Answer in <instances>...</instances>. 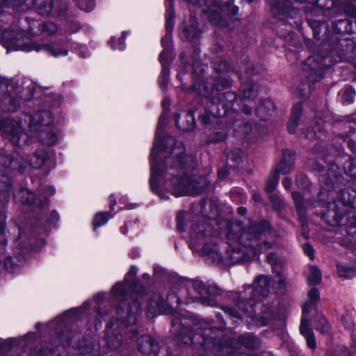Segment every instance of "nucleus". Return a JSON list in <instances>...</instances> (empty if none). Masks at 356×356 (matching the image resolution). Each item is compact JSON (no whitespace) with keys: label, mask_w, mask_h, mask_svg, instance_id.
Segmentation results:
<instances>
[{"label":"nucleus","mask_w":356,"mask_h":356,"mask_svg":"<svg viewBox=\"0 0 356 356\" xmlns=\"http://www.w3.org/2000/svg\"><path fill=\"white\" fill-rule=\"evenodd\" d=\"M224 310L225 313L229 314L230 316L234 317L238 319L241 318V314L233 308L225 307Z\"/></svg>","instance_id":"8fccbe9b"},{"label":"nucleus","mask_w":356,"mask_h":356,"mask_svg":"<svg viewBox=\"0 0 356 356\" xmlns=\"http://www.w3.org/2000/svg\"><path fill=\"white\" fill-rule=\"evenodd\" d=\"M111 216L108 213L100 212L97 213L93 219V229L95 230L97 227H101L106 223Z\"/></svg>","instance_id":"7c9ffc66"},{"label":"nucleus","mask_w":356,"mask_h":356,"mask_svg":"<svg viewBox=\"0 0 356 356\" xmlns=\"http://www.w3.org/2000/svg\"><path fill=\"white\" fill-rule=\"evenodd\" d=\"M194 90H196L197 93L203 97H205L207 99H211L213 104H216L218 102H222V97H227V98L233 97V100L235 99V96L234 94L230 92H226L223 94H220L219 98L217 101L213 99V93L215 92L214 88L213 87H209L204 81L200 80L197 83H196L193 86ZM232 101V99H231Z\"/></svg>","instance_id":"ddd939ff"},{"label":"nucleus","mask_w":356,"mask_h":356,"mask_svg":"<svg viewBox=\"0 0 356 356\" xmlns=\"http://www.w3.org/2000/svg\"><path fill=\"white\" fill-rule=\"evenodd\" d=\"M269 228L268 222L250 225L243 228L239 223L227 225L226 237L228 248L225 254L219 252L216 244L205 243L202 247L204 254L211 256L214 261L234 264L257 257L261 252L273 248L270 243L259 242L261 236Z\"/></svg>","instance_id":"f03ea898"},{"label":"nucleus","mask_w":356,"mask_h":356,"mask_svg":"<svg viewBox=\"0 0 356 356\" xmlns=\"http://www.w3.org/2000/svg\"><path fill=\"white\" fill-rule=\"evenodd\" d=\"M216 117V115L214 113H209L206 112L205 113L202 114L200 116V120L203 124H209L212 120H213Z\"/></svg>","instance_id":"37998d69"},{"label":"nucleus","mask_w":356,"mask_h":356,"mask_svg":"<svg viewBox=\"0 0 356 356\" xmlns=\"http://www.w3.org/2000/svg\"><path fill=\"white\" fill-rule=\"evenodd\" d=\"M303 250L305 253L308 255L311 259H313L314 257V249L313 247L308 243H306L303 245Z\"/></svg>","instance_id":"3c124183"},{"label":"nucleus","mask_w":356,"mask_h":356,"mask_svg":"<svg viewBox=\"0 0 356 356\" xmlns=\"http://www.w3.org/2000/svg\"><path fill=\"white\" fill-rule=\"evenodd\" d=\"M309 298L310 299V303L316 304L320 298V293L317 289L312 288L308 293Z\"/></svg>","instance_id":"c03bdc74"},{"label":"nucleus","mask_w":356,"mask_h":356,"mask_svg":"<svg viewBox=\"0 0 356 356\" xmlns=\"http://www.w3.org/2000/svg\"><path fill=\"white\" fill-rule=\"evenodd\" d=\"M11 188V183L9 177L6 175H1L0 191H8Z\"/></svg>","instance_id":"58836bf2"},{"label":"nucleus","mask_w":356,"mask_h":356,"mask_svg":"<svg viewBox=\"0 0 356 356\" xmlns=\"http://www.w3.org/2000/svg\"><path fill=\"white\" fill-rule=\"evenodd\" d=\"M170 310L168 303L159 294H154L149 298L147 306V315L149 317L166 314Z\"/></svg>","instance_id":"1a4fd4ad"},{"label":"nucleus","mask_w":356,"mask_h":356,"mask_svg":"<svg viewBox=\"0 0 356 356\" xmlns=\"http://www.w3.org/2000/svg\"><path fill=\"white\" fill-rule=\"evenodd\" d=\"M19 264H15L13 259L10 257H7L4 260L5 269L9 273H16L19 270Z\"/></svg>","instance_id":"e433bc0d"},{"label":"nucleus","mask_w":356,"mask_h":356,"mask_svg":"<svg viewBox=\"0 0 356 356\" xmlns=\"http://www.w3.org/2000/svg\"><path fill=\"white\" fill-rule=\"evenodd\" d=\"M79 55L83 58H86L89 56L88 51L86 47H81Z\"/></svg>","instance_id":"680f3d73"},{"label":"nucleus","mask_w":356,"mask_h":356,"mask_svg":"<svg viewBox=\"0 0 356 356\" xmlns=\"http://www.w3.org/2000/svg\"><path fill=\"white\" fill-rule=\"evenodd\" d=\"M231 85V82L227 80V79H221L220 80H218V87H222V88H227L229 86H230Z\"/></svg>","instance_id":"6e6d98bb"},{"label":"nucleus","mask_w":356,"mask_h":356,"mask_svg":"<svg viewBox=\"0 0 356 356\" xmlns=\"http://www.w3.org/2000/svg\"><path fill=\"white\" fill-rule=\"evenodd\" d=\"M270 200L275 209L280 210L284 206V201L282 200V198H280L279 196L276 195H271Z\"/></svg>","instance_id":"a19ab883"},{"label":"nucleus","mask_w":356,"mask_h":356,"mask_svg":"<svg viewBox=\"0 0 356 356\" xmlns=\"http://www.w3.org/2000/svg\"><path fill=\"white\" fill-rule=\"evenodd\" d=\"M22 34H15L13 31L6 30L3 33V38L8 41L10 45L16 47L17 49L26 51H44L49 55L58 57L60 56H66L67 50L61 49L57 44L39 45L33 42H24L21 40Z\"/></svg>","instance_id":"20e7f679"},{"label":"nucleus","mask_w":356,"mask_h":356,"mask_svg":"<svg viewBox=\"0 0 356 356\" xmlns=\"http://www.w3.org/2000/svg\"><path fill=\"white\" fill-rule=\"evenodd\" d=\"M302 105L297 104L292 109L291 115L288 122V130L290 133H294L296 131L297 127L299 123V120L302 113Z\"/></svg>","instance_id":"aec40b11"},{"label":"nucleus","mask_w":356,"mask_h":356,"mask_svg":"<svg viewBox=\"0 0 356 356\" xmlns=\"http://www.w3.org/2000/svg\"><path fill=\"white\" fill-rule=\"evenodd\" d=\"M271 10L276 18L279 20L286 22L288 17H296L298 10L291 6L290 0H268Z\"/></svg>","instance_id":"0eeeda50"},{"label":"nucleus","mask_w":356,"mask_h":356,"mask_svg":"<svg viewBox=\"0 0 356 356\" xmlns=\"http://www.w3.org/2000/svg\"><path fill=\"white\" fill-rule=\"evenodd\" d=\"M239 340L243 345L250 348H256L259 345L258 339L249 334L241 336Z\"/></svg>","instance_id":"a878e982"},{"label":"nucleus","mask_w":356,"mask_h":356,"mask_svg":"<svg viewBox=\"0 0 356 356\" xmlns=\"http://www.w3.org/2000/svg\"><path fill=\"white\" fill-rule=\"evenodd\" d=\"M282 185L286 190H289L292 186L291 179L289 177H285L282 181Z\"/></svg>","instance_id":"13d9d810"},{"label":"nucleus","mask_w":356,"mask_h":356,"mask_svg":"<svg viewBox=\"0 0 356 356\" xmlns=\"http://www.w3.org/2000/svg\"><path fill=\"white\" fill-rule=\"evenodd\" d=\"M174 18V13H169V17L167 19L165 23L166 30L169 32H170L172 29Z\"/></svg>","instance_id":"603ef678"},{"label":"nucleus","mask_w":356,"mask_h":356,"mask_svg":"<svg viewBox=\"0 0 356 356\" xmlns=\"http://www.w3.org/2000/svg\"><path fill=\"white\" fill-rule=\"evenodd\" d=\"M321 273L320 270L316 266H311L309 268V275H308L307 280L310 285H316L321 280Z\"/></svg>","instance_id":"bb28decb"},{"label":"nucleus","mask_w":356,"mask_h":356,"mask_svg":"<svg viewBox=\"0 0 356 356\" xmlns=\"http://www.w3.org/2000/svg\"><path fill=\"white\" fill-rule=\"evenodd\" d=\"M211 232V226L207 223L193 225L190 230L189 245L191 248H197L204 240V237Z\"/></svg>","instance_id":"9d476101"},{"label":"nucleus","mask_w":356,"mask_h":356,"mask_svg":"<svg viewBox=\"0 0 356 356\" xmlns=\"http://www.w3.org/2000/svg\"><path fill=\"white\" fill-rule=\"evenodd\" d=\"M53 5L51 0L38 7V12L43 15H49L52 10Z\"/></svg>","instance_id":"ea45409f"},{"label":"nucleus","mask_w":356,"mask_h":356,"mask_svg":"<svg viewBox=\"0 0 356 356\" xmlns=\"http://www.w3.org/2000/svg\"><path fill=\"white\" fill-rule=\"evenodd\" d=\"M193 289L200 295L195 297V300H200L203 305L207 306L216 305V300L210 296L220 295L221 290L219 288L216 286H206L202 282H195Z\"/></svg>","instance_id":"6e6552de"},{"label":"nucleus","mask_w":356,"mask_h":356,"mask_svg":"<svg viewBox=\"0 0 356 356\" xmlns=\"http://www.w3.org/2000/svg\"><path fill=\"white\" fill-rule=\"evenodd\" d=\"M179 118H180L179 114H176L175 115V120L176 125L180 129H181L183 131H191V130L193 129V128L195 127V122L194 115L193 113L188 112L187 113H186L185 118L186 120V124L181 123L179 122Z\"/></svg>","instance_id":"5701e85b"},{"label":"nucleus","mask_w":356,"mask_h":356,"mask_svg":"<svg viewBox=\"0 0 356 356\" xmlns=\"http://www.w3.org/2000/svg\"><path fill=\"white\" fill-rule=\"evenodd\" d=\"M79 6L86 12H90L95 8V2L93 0H86V2L81 1L79 3Z\"/></svg>","instance_id":"79ce46f5"},{"label":"nucleus","mask_w":356,"mask_h":356,"mask_svg":"<svg viewBox=\"0 0 356 356\" xmlns=\"http://www.w3.org/2000/svg\"><path fill=\"white\" fill-rule=\"evenodd\" d=\"M316 329L317 330H318L323 334H327L330 332V325L323 314H317L316 317Z\"/></svg>","instance_id":"393cba45"},{"label":"nucleus","mask_w":356,"mask_h":356,"mask_svg":"<svg viewBox=\"0 0 356 356\" xmlns=\"http://www.w3.org/2000/svg\"><path fill=\"white\" fill-rule=\"evenodd\" d=\"M258 92V86L256 83L248 82L241 87V95L244 100L252 101L256 99Z\"/></svg>","instance_id":"412c9836"},{"label":"nucleus","mask_w":356,"mask_h":356,"mask_svg":"<svg viewBox=\"0 0 356 356\" xmlns=\"http://www.w3.org/2000/svg\"><path fill=\"white\" fill-rule=\"evenodd\" d=\"M44 29L46 32L54 33L57 31V26L54 23L49 22L44 26Z\"/></svg>","instance_id":"09e8293b"},{"label":"nucleus","mask_w":356,"mask_h":356,"mask_svg":"<svg viewBox=\"0 0 356 356\" xmlns=\"http://www.w3.org/2000/svg\"><path fill=\"white\" fill-rule=\"evenodd\" d=\"M185 152L181 142L171 136L162 139L156 133L152 151L149 181L152 191L158 192L163 184L176 196L195 195L207 186L205 177L191 174L197 162L193 155Z\"/></svg>","instance_id":"f257e3e1"},{"label":"nucleus","mask_w":356,"mask_h":356,"mask_svg":"<svg viewBox=\"0 0 356 356\" xmlns=\"http://www.w3.org/2000/svg\"><path fill=\"white\" fill-rule=\"evenodd\" d=\"M8 125L5 127V131L10 135V139L15 145H21L27 142L28 136L22 131L20 123L13 120H7Z\"/></svg>","instance_id":"9b49d317"},{"label":"nucleus","mask_w":356,"mask_h":356,"mask_svg":"<svg viewBox=\"0 0 356 356\" xmlns=\"http://www.w3.org/2000/svg\"><path fill=\"white\" fill-rule=\"evenodd\" d=\"M215 70L221 73H224L230 71L231 67L228 65L227 62L222 61L220 63H219L218 66H215Z\"/></svg>","instance_id":"de8ad7c7"},{"label":"nucleus","mask_w":356,"mask_h":356,"mask_svg":"<svg viewBox=\"0 0 356 356\" xmlns=\"http://www.w3.org/2000/svg\"><path fill=\"white\" fill-rule=\"evenodd\" d=\"M42 133L40 134V140L41 141L47 145H53L57 141V135L50 131H44V130L42 129Z\"/></svg>","instance_id":"c85d7f7f"},{"label":"nucleus","mask_w":356,"mask_h":356,"mask_svg":"<svg viewBox=\"0 0 356 356\" xmlns=\"http://www.w3.org/2000/svg\"><path fill=\"white\" fill-rule=\"evenodd\" d=\"M337 271L339 277H343L344 279H347L354 276L355 269L346 267L342 265H338Z\"/></svg>","instance_id":"f704fd0d"},{"label":"nucleus","mask_w":356,"mask_h":356,"mask_svg":"<svg viewBox=\"0 0 356 356\" xmlns=\"http://www.w3.org/2000/svg\"><path fill=\"white\" fill-rule=\"evenodd\" d=\"M271 280L267 276L260 275L254 280L252 286H245L243 291L238 293L236 298V305L244 312L251 314L254 312L257 301L254 300L259 295L267 296L271 286Z\"/></svg>","instance_id":"7ed1b4c3"},{"label":"nucleus","mask_w":356,"mask_h":356,"mask_svg":"<svg viewBox=\"0 0 356 356\" xmlns=\"http://www.w3.org/2000/svg\"><path fill=\"white\" fill-rule=\"evenodd\" d=\"M244 70H245V72L250 75V74H254V69L252 67V64L250 63V62H246L244 65Z\"/></svg>","instance_id":"5fc2aeb1"},{"label":"nucleus","mask_w":356,"mask_h":356,"mask_svg":"<svg viewBox=\"0 0 356 356\" xmlns=\"http://www.w3.org/2000/svg\"><path fill=\"white\" fill-rule=\"evenodd\" d=\"M17 197L20 199L24 204H32L35 202V195L28 189H22L17 194Z\"/></svg>","instance_id":"c756f323"},{"label":"nucleus","mask_w":356,"mask_h":356,"mask_svg":"<svg viewBox=\"0 0 356 356\" xmlns=\"http://www.w3.org/2000/svg\"><path fill=\"white\" fill-rule=\"evenodd\" d=\"M346 195H348V191L347 190L341 191V200H343L344 204H350L351 202V200L349 197L346 198Z\"/></svg>","instance_id":"4d7b16f0"},{"label":"nucleus","mask_w":356,"mask_h":356,"mask_svg":"<svg viewBox=\"0 0 356 356\" xmlns=\"http://www.w3.org/2000/svg\"><path fill=\"white\" fill-rule=\"evenodd\" d=\"M48 159L49 155L46 151L44 149H38L35 152L30 162L24 160L20 161L19 170L23 172L28 165H31L34 168H40L45 165Z\"/></svg>","instance_id":"2eb2a0df"},{"label":"nucleus","mask_w":356,"mask_h":356,"mask_svg":"<svg viewBox=\"0 0 356 356\" xmlns=\"http://www.w3.org/2000/svg\"><path fill=\"white\" fill-rule=\"evenodd\" d=\"M132 274L129 273L122 283H117L111 290V294L114 298H124L131 294L134 290V281L132 280Z\"/></svg>","instance_id":"4468645a"},{"label":"nucleus","mask_w":356,"mask_h":356,"mask_svg":"<svg viewBox=\"0 0 356 356\" xmlns=\"http://www.w3.org/2000/svg\"><path fill=\"white\" fill-rule=\"evenodd\" d=\"M300 181H302V184H306L308 181V180L304 176H301V177L297 178V179H296V184H297L298 186H301L302 185Z\"/></svg>","instance_id":"338daca9"},{"label":"nucleus","mask_w":356,"mask_h":356,"mask_svg":"<svg viewBox=\"0 0 356 356\" xmlns=\"http://www.w3.org/2000/svg\"><path fill=\"white\" fill-rule=\"evenodd\" d=\"M226 351L227 352L228 355L227 356H246L244 354L237 353L236 351L232 350H228L226 349Z\"/></svg>","instance_id":"774afa93"},{"label":"nucleus","mask_w":356,"mask_h":356,"mask_svg":"<svg viewBox=\"0 0 356 356\" xmlns=\"http://www.w3.org/2000/svg\"><path fill=\"white\" fill-rule=\"evenodd\" d=\"M186 318H181L179 314H176L174 318L172 320V326L173 327V332L178 337H181L184 343H188V341L192 342L193 339L190 334H188V339H186L185 337H182V335H186L191 332V328L188 325H185L186 323L183 321H186Z\"/></svg>","instance_id":"f3484780"},{"label":"nucleus","mask_w":356,"mask_h":356,"mask_svg":"<svg viewBox=\"0 0 356 356\" xmlns=\"http://www.w3.org/2000/svg\"><path fill=\"white\" fill-rule=\"evenodd\" d=\"M268 262L271 265L273 272L277 273L278 282L281 284L284 283V278L281 276L282 266L279 258L272 252L267 254Z\"/></svg>","instance_id":"4be33fe9"},{"label":"nucleus","mask_w":356,"mask_h":356,"mask_svg":"<svg viewBox=\"0 0 356 356\" xmlns=\"http://www.w3.org/2000/svg\"><path fill=\"white\" fill-rule=\"evenodd\" d=\"M300 333L305 337L307 346L310 348H316V340L313 331L310 329V322L303 317L300 326Z\"/></svg>","instance_id":"6ab92c4d"},{"label":"nucleus","mask_w":356,"mask_h":356,"mask_svg":"<svg viewBox=\"0 0 356 356\" xmlns=\"http://www.w3.org/2000/svg\"><path fill=\"white\" fill-rule=\"evenodd\" d=\"M207 13L210 21L216 25L225 26L227 25V22L222 17V13H226L230 17H234L238 14V8L232 3L222 6L218 1H213L208 8Z\"/></svg>","instance_id":"423d86ee"},{"label":"nucleus","mask_w":356,"mask_h":356,"mask_svg":"<svg viewBox=\"0 0 356 356\" xmlns=\"http://www.w3.org/2000/svg\"><path fill=\"white\" fill-rule=\"evenodd\" d=\"M280 177L278 173L274 172V171L269 175L266 184V191L268 193H272L274 191L279 183Z\"/></svg>","instance_id":"cd10ccee"},{"label":"nucleus","mask_w":356,"mask_h":356,"mask_svg":"<svg viewBox=\"0 0 356 356\" xmlns=\"http://www.w3.org/2000/svg\"><path fill=\"white\" fill-rule=\"evenodd\" d=\"M22 82H21L19 84V86L17 88H16L15 92L17 95H18L19 96L20 98L24 99L25 100H28L30 98L29 93H30L31 90L29 89H27V92H29V95H25L24 92H25V90H26V89L24 88H22Z\"/></svg>","instance_id":"a18cd8bd"},{"label":"nucleus","mask_w":356,"mask_h":356,"mask_svg":"<svg viewBox=\"0 0 356 356\" xmlns=\"http://www.w3.org/2000/svg\"><path fill=\"white\" fill-rule=\"evenodd\" d=\"M326 58L319 56H309L304 62L302 70L307 74L308 80L311 82H317L323 76L325 69L328 67L325 63Z\"/></svg>","instance_id":"39448f33"},{"label":"nucleus","mask_w":356,"mask_h":356,"mask_svg":"<svg viewBox=\"0 0 356 356\" xmlns=\"http://www.w3.org/2000/svg\"><path fill=\"white\" fill-rule=\"evenodd\" d=\"M28 118L29 127L31 131L42 130V127L49 126L53 122L52 115L49 111H42Z\"/></svg>","instance_id":"f8f14e48"},{"label":"nucleus","mask_w":356,"mask_h":356,"mask_svg":"<svg viewBox=\"0 0 356 356\" xmlns=\"http://www.w3.org/2000/svg\"><path fill=\"white\" fill-rule=\"evenodd\" d=\"M4 228H5L4 217L2 216L1 219L0 220V243L2 245L6 244V241H7Z\"/></svg>","instance_id":"49530a36"},{"label":"nucleus","mask_w":356,"mask_h":356,"mask_svg":"<svg viewBox=\"0 0 356 356\" xmlns=\"http://www.w3.org/2000/svg\"><path fill=\"white\" fill-rule=\"evenodd\" d=\"M243 155V153L241 149L234 148L229 154L228 159L234 163L233 166L236 167L242 161Z\"/></svg>","instance_id":"2f4dec72"},{"label":"nucleus","mask_w":356,"mask_h":356,"mask_svg":"<svg viewBox=\"0 0 356 356\" xmlns=\"http://www.w3.org/2000/svg\"><path fill=\"white\" fill-rule=\"evenodd\" d=\"M294 156L295 154L292 151L284 149L282 152V159L276 165L274 172H277L280 175V174L286 175L291 172L293 169Z\"/></svg>","instance_id":"dca6fc26"},{"label":"nucleus","mask_w":356,"mask_h":356,"mask_svg":"<svg viewBox=\"0 0 356 356\" xmlns=\"http://www.w3.org/2000/svg\"><path fill=\"white\" fill-rule=\"evenodd\" d=\"M24 234L19 232V236L17 239V243L19 246H21L20 248H23L22 243L24 242Z\"/></svg>","instance_id":"69168bd1"},{"label":"nucleus","mask_w":356,"mask_h":356,"mask_svg":"<svg viewBox=\"0 0 356 356\" xmlns=\"http://www.w3.org/2000/svg\"><path fill=\"white\" fill-rule=\"evenodd\" d=\"M188 213L184 211H179L177 215V229L179 232H182L184 230L185 227V220L188 218Z\"/></svg>","instance_id":"4c0bfd02"},{"label":"nucleus","mask_w":356,"mask_h":356,"mask_svg":"<svg viewBox=\"0 0 356 356\" xmlns=\"http://www.w3.org/2000/svg\"><path fill=\"white\" fill-rule=\"evenodd\" d=\"M292 197L295 202L296 207L298 213L302 214L305 209V203L302 195L298 192H293L292 193Z\"/></svg>","instance_id":"c9c22d12"},{"label":"nucleus","mask_w":356,"mask_h":356,"mask_svg":"<svg viewBox=\"0 0 356 356\" xmlns=\"http://www.w3.org/2000/svg\"><path fill=\"white\" fill-rule=\"evenodd\" d=\"M56 192L55 188L53 186H47L45 190V195H53Z\"/></svg>","instance_id":"0e129e2a"},{"label":"nucleus","mask_w":356,"mask_h":356,"mask_svg":"<svg viewBox=\"0 0 356 356\" xmlns=\"http://www.w3.org/2000/svg\"><path fill=\"white\" fill-rule=\"evenodd\" d=\"M227 168H221L218 170V175L220 179H225L227 176Z\"/></svg>","instance_id":"052dcab7"},{"label":"nucleus","mask_w":356,"mask_h":356,"mask_svg":"<svg viewBox=\"0 0 356 356\" xmlns=\"http://www.w3.org/2000/svg\"><path fill=\"white\" fill-rule=\"evenodd\" d=\"M312 303L307 302L304 304L302 307V313L305 314H307L310 312Z\"/></svg>","instance_id":"bf43d9fd"},{"label":"nucleus","mask_w":356,"mask_h":356,"mask_svg":"<svg viewBox=\"0 0 356 356\" xmlns=\"http://www.w3.org/2000/svg\"><path fill=\"white\" fill-rule=\"evenodd\" d=\"M137 346L138 350L143 353L153 352L156 354L159 350L158 343L149 335H143L138 338Z\"/></svg>","instance_id":"a211bd4d"},{"label":"nucleus","mask_w":356,"mask_h":356,"mask_svg":"<svg viewBox=\"0 0 356 356\" xmlns=\"http://www.w3.org/2000/svg\"><path fill=\"white\" fill-rule=\"evenodd\" d=\"M341 99L343 103L350 104L353 102L355 91L350 86L346 87L341 92Z\"/></svg>","instance_id":"72a5a7b5"},{"label":"nucleus","mask_w":356,"mask_h":356,"mask_svg":"<svg viewBox=\"0 0 356 356\" xmlns=\"http://www.w3.org/2000/svg\"><path fill=\"white\" fill-rule=\"evenodd\" d=\"M168 52L165 50H163L159 56V60L161 61V63L164 67L168 63Z\"/></svg>","instance_id":"864d4df0"},{"label":"nucleus","mask_w":356,"mask_h":356,"mask_svg":"<svg viewBox=\"0 0 356 356\" xmlns=\"http://www.w3.org/2000/svg\"><path fill=\"white\" fill-rule=\"evenodd\" d=\"M125 33H122V35L118 39L115 37L111 38L108 41L109 45L113 49L123 50L124 49V40H125Z\"/></svg>","instance_id":"473e14b6"},{"label":"nucleus","mask_w":356,"mask_h":356,"mask_svg":"<svg viewBox=\"0 0 356 356\" xmlns=\"http://www.w3.org/2000/svg\"><path fill=\"white\" fill-rule=\"evenodd\" d=\"M13 6L14 7L16 6L14 3L10 2V1L5 2L4 0H0V13L1 12L2 8L4 6Z\"/></svg>","instance_id":"e2e57ef3"},{"label":"nucleus","mask_w":356,"mask_h":356,"mask_svg":"<svg viewBox=\"0 0 356 356\" xmlns=\"http://www.w3.org/2000/svg\"><path fill=\"white\" fill-rule=\"evenodd\" d=\"M191 26L184 25L183 31L185 33V36L188 40H195L196 38L199 37L200 31L197 29V24L196 22V19L194 17H191Z\"/></svg>","instance_id":"b1692460"}]
</instances>
